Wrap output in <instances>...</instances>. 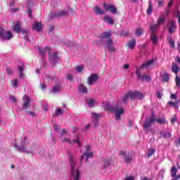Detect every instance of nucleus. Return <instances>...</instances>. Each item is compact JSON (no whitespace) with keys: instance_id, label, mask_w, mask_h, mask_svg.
<instances>
[{"instance_id":"obj_53","label":"nucleus","mask_w":180,"mask_h":180,"mask_svg":"<svg viewBox=\"0 0 180 180\" xmlns=\"http://www.w3.org/2000/svg\"><path fill=\"white\" fill-rule=\"evenodd\" d=\"M163 5H164V1L159 0L158 1V8H162Z\"/></svg>"},{"instance_id":"obj_51","label":"nucleus","mask_w":180,"mask_h":180,"mask_svg":"<svg viewBox=\"0 0 180 180\" xmlns=\"http://www.w3.org/2000/svg\"><path fill=\"white\" fill-rule=\"evenodd\" d=\"M84 70V66H77L76 68L77 72H82Z\"/></svg>"},{"instance_id":"obj_43","label":"nucleus","mask_w":180,"mask_h":180,"mask_svg":"<svg viewBox=\"0 0 180 180\" xmlns=\"http://www.w3.org/2000/svg\"><path fill=\"white\" fill-rule=\"evenodd\" d=\"M60 115H63V110L61 108L56 109L54 116L57 117L60 116Z\"/></svg>"},{"instance_id":"obj_54","label":"nucleus","mask_w":180,"mask_h":180,"mask_svg":"<svg viewBox=\"0 0 180 180\" xmlns=\"http://www.w3.org/2000/svg\"><path fill=\"white\" fill-rule=\"evenodd\" d=\"M6 71L7 74H8L9 75H12L13 72H12V69H11V68H9V67L6 68Z\"/></svg>"},{"instance_id":"obj_36","label":"nucleus","mask_w":180,"mask_h":180,"mask_svg":"<svg viewBox=\"0 0 180 180\" xmlns=\"http://www.w3.org/2000/svg\"><path fill=\"white\" fill-rule=\"evenodd\" d=\"M60 90L61 86L60 85H56L52 88L53 94H57L58 92H60Z\"/></svg>"},{"instance_id":"obj_26","label":"nucleus","mask_w":180,"mask_h":180,"mask_svg":"<svg viewBox=\"0 0 180 180\" xmlns=\"http://www.w3.org/2000/svg\"><path fill=\"white\" fill-rule=\"evenodd\" d=\"M79 92H82V94H88V89L86 87L82 84L79 86Z\"/></svg>"},{"instance_id":"obj_27","label":"nucleus","mask_w":180,"mask_h":180,"mask_svg":"<svg viewBox=\"0 0 180 180\" xmlns=\"http://www.w3.org/2000/svg\"><path fill=\"white\" fill-rule=\"evenodd\" d=\"M104 22L108 23L109 25H113V18L109 15H105L104 17Z\"/></svg>"},{"instance_id":"obj_19","label":"nucleus","mask_w":180,"mask_h":180,"mask_svg":"<svg viewBox=\"0 0 180 180\" xmlns=\"http://www.w3.org/2000/svg\"><path fill=\"white\" fill-rule=\"evenodd\" d=\"M42 25L41 22H37L32 25V30H36V32H40L41 30Z\"/></svg>"},{"instance_id":"obj_20","label":"nucleus","mask_w":180,"mask_h":180,"mask_svg":"<svg viewBox=\"0 0 180 180\" xmlns=\"http://www.w3.org/2000/svg\"><path fill=\"white\" fill-rule=\"evenodd\" d=\"M155 122L153 120H150L149 121H146L143 123V129H145L146 130H148V129H150V127L151 126V124H154Z\"/></svg>"},{"instance_id":"obj_56","label":"nucleus","mask_w":180,"mask_h":180,"mask_svg":"<svg viewBox=\"0 0 180 180\" xmlns=\"http://www.w3.org/2000/svg\"><path fill=\"white\" fill-rule=\"evenodd\" d=\"M53 129L55 130H56V131H58V130H60L61 129V127H60L58 124H54L53 125Z\"/></svg>"},{"instance_id":"obj_57","label":"nucleus","mask_w":180,"mask_h":180,"mask_svg":"<svg viewBox=\"0 0 180 180\" xmlns=\"http://www.w3.org/2000/svg\"><path fill=\"white\" fill-rule=\"evenodd\" d=\"M174 16H175V18H178V20H179V18H180V13H179V11H176L174 13Z\"/></svg>"},{"instance_id":"obj_13","label":"nucleus","mask_w":180,"mask_h":180,"mask_svg":"<svg viewBox=\"0 0 180 180\" xmlns=\"http://www.w3.org/2000/svg\"><path fill=\"white\" fill-rule=\"evenodd\" d=\"M120 155L124 156V161L126 162V164H129V162H131L132 158L131 155H126V152L121 150Z\"/></svg>"},{"instance_id":"obj_44","label":"nucleus","mask_w":180,"mask_h":180,"mask_svg":"<svg viewBox=\"0 0 180 180\" xmlns=\"http://www.w3.org/2000/svg\"><path fill=\"white\" fill-rule=\"evenodd\" d=\"M175 82L177 88H180V77L178 75H176Z\"/></svg>"},{"instance_id":"obj_25","label":"nucleus","mask_w":180,"mask_h":180,"mask_svg":"<svg viewBox=\"0 0 180 180\" xmlns=\"http://www.w3.org/2000/svg\"><path fill=\"white\" fill-rule=\"evenodd\" d=\"M104 9L107 11V12L113 13V5H108L106 3L103 4Z\"/></svg>"},{"instance_id":"obj_2","label":"nucleus","mask_w":180,"mask_h":180,"mask_svg":"<svg viewBox=\"0 0 180 180\" xmlns=\"http://www.w3.org/2000/svg\"><path fill=\"white\" fill-rule=\"evenodd\" d=\"M38 50L39 51V54L42 57V61L44 63V65H46V56H47V53L49 56H50V51H51V48L50 46H46L45 48H41L39 47Z\"/></svg>"},{"instance_id":"obj_21","label":"nucleus","mask_w":180,"mask_h":180,"mask_svg":"<svg viewBox=\"0 0 180 180\" xmlns=\"http://www.w3.org/2000/svg\"><path fill=\"white\" fill-rule=\"evenodd\" d=\"M160 28V25H158V24H152L150 26V30L152 33V34H154L157 30Z\"/></svg>"},{"instance_id":"obj_60","label":"nucleus","mask_w":180,"mask_h":180,"mask_svg":"<svg viewBox=\"0 0 180 180\" xmlns=\"http://www.w3.org/2000/svg\"><path fill=\"white\" fill-rule=\"evenodd\" d=\"M157 98H158V99H161V98H162V93L161 91H158L157 93Z\"/></svg>"},{"instance_id":"obj_35","label":"nucleus","mask_w":180,"mask_h":180,"mask_svg":"<svg viewBox=\"0 0 180 180\" xmlns=\"http://www.w3.org/2000/svg\"><path fill=\"white\" fill-rule=\"evenodd\" d=\"M144 33V30L142 28H136L135 35L140 37Z\"/></svg>"},{"instance_id":"obj_33","label":"nucleus","mask_w":180,"mask_h":180,"mask_svg":"<svg viewBox=\"0 0 180 180\" xmlns=\"http://www.w3.org/2000/svg\"><path fill=\"white\" fill-rule=\"evenodd\" d=\"M170 171H171V176L172 178H175V176H176V172H178V169H176V167H172Z\"/></svg>"},{"instance_id":"obj_34","label":"nucleus","mask_w":180,"mask_h":180,"mask_svg":"<svg viewBox=\"0 0 180 180\" xmlns=\"http://www.w3.org/2000/svg\"><path fill=\"white\" fill-rule=\"evenodd\" d=\"M24 70H25L24 65L18 67V72H19L20 78H22V77L24 75V74H23Z\"/></svg>"},{"instance_id":"obj_15","label":"nucleus","mask_w":180,"mask_h":180,"mask_svg":"<svg viewBox=\"0 0 180 180\" xmlns=\"http://www.w3.org/2000/svg\"><path fill=\"white\" fill-rule=\"evenodd\" d=\"M165 20H167V18H165V14L164 13H162L157 21L158 25H162V23H165Z\"/></svg>"},{"instance_id":"obj_52","label":"nucleus","mask_w":180,"mask_h":180,"mask_svg":"<svg viewBox=\"0 0 180 180\" xmlns=\"http://www.w3.org/2000/svg\"><path fill=\"white\" fill-rule=\"evenodd\" d=\"M136 77L138 79L141 78V79L143 77H141V72H140V69L136 70Z\"/></svg>"},{"instance_id":"obj_59","label":"nucleus","mask_w":180,"mask_h":180,"mask_svg":"<svg viewBox=\"0 0 180 180\" xmlns=\"http://www.w3.org/2000/svg\"><path fill=\"white\" fill-rule=\"evenodd\" d=\"M150 120H153V122H155V120H157V119H155V116L154 115V112H152V114L150 115Z\"/></svg>"},{"instance_id":"obj_40","label":"nucleus","mask_w":180,"mask_h":180,"mask_svg":"<svg viewBox=\"0 0 180 180\" xmlns=\"http://www.w3.org/2000/svg\"><path fill=\"white\" fill-rule=\"evenodd\" d=\"M73 143H76L78 146V147H82V143H81V141H79V136H77V139L72 140Z\"/></svg>"},{"instance_id":"obj_6","label":"nucleus","mask_w":180,"mask_h":180,"mask_svg":"<svg viewBox=\"0 0 180 180\" xmlns=\"http://www.w3.org/2000/svg\"><path fill=\"white\" fill-rule=\"evenodd\" d=\"M129 94L131 101H134V99H143L144 98V94L140 91H129Z\"/></svg>"},{"instance_id":"obj_10","label":"nucleus","mask_w":180,"mask_h":180,"mask_svg":"<svg viewBox=\"0 0 180 180\" xmlns=\"http://www.w3.org/2000/svg\"><path fill=\"white\" fill-rule=\"evenodd\" d=\"M22 101L24 102L23 105H22V109L26 110V109H29V108H30V106L29 105H30V98H29V96H25L22 98Z\"/></svg>"},{"instance_id":"obj_22","label":"nucleus","mask_w":180,"mask_h":180,"mask_svg":"<svg viewBox=\"0 0 180 180\" xmlns=\"http://www.w3.org/2000/svg\"><path fill=\"white\" fill-rule=\"evenodd\" d=\"M172 72L176 74V75H178V72H179V68L178 67V65H176V63H172Z\"/></svg>"},{"instance_id":"obj_37","label":"nucleus","mask_w":180,"mask_h":180,"mask_svg":"<svg viewBox=\"0 0 180 180\" xmlns=\"http://www.w3.org/2000/svg\"><path fill=\"white\" fill-rule=\"evenodd\" d=\"M141 79V81H147V82H150V81H151V77L148 75H143Z\"/></svg>"},{"instance_id":"obj_42","label":"nucleus","mask_w":180,"mask_h":180,"mask_svg":"<svg viewBox=\"0 0 180 180\" xmlns=\"http://www.w3.org/2000/svg\"><path fill=\"white\" fill-rule=\"evenodd\" d=\"M151 40L153 43V44H157L158 39H157V36H155V34H151Z\"/></svg>"},{"instance_id":"obj_7","label":"nucleus","mask_w":180,"mask_h":180,"mask_svg":"<svg viewBox=\"0 0 180 180\" xmlns=\"http://www.w3.org/2000/svg\"><path fill=\"white\" fill-rule=\"evenodd\" d=\"M49 61H51V63H53V64H57V63H58L60 60V58H58V53L57 52H54L53 55H51L49 53Z\"/></svg>"},{"instance_id":"obj_16","label":"nucleus","mask_w":180,"mask_h":180,"mask_svg":"<svg viewBox=\"0 0 180 180\" xmlns=\"http://www.w3.org/2000/svg\"><path fill=\"white\" fill-rule=\"evenodd\" d=\"M68 158L70 159L71 172H74V171H75V161H74V159L72 158V155H71L70 153L68 154Z\"/></svg>"},{"instance_id":"obj_38","label":"nucleus","mask_w":180,"mask_h":180,"mask_svg":"<svg viewBox=\"0 0 180 180\" xmlns=\"http://www.w3.org/2000/svg\"><path fill=\"white\" fill-rule=\"evenodd\" d=\"M179 100H176V101L174 103L172 101H169V105H172V106H174L176 109H178L179 105Z\"/></svg>"},{"instance_id":"obj_61","label":"nucleus","mask_w":180,"mask_h":180,"mask_svg":"<svg viewBox=\"0 0 180 180\" xmlns=\"http://www.w3.org/2000/svg\"><path fill=\"white\" fill-rule=\"evenodd\" d=\"M13 82H14V86H18V85H19V82L18 81V79H14Z\"/></svg>"},{"instance_id":"obj_62","label":"nucleus","mask_w":180,"mask_h":180,"mask_svg":"<svg viewBox=\"0 0 180 180\" xmlns=\"http://www.w3.org/2000/svg\"><path fill=\"white\" fill-rule=\"evenodd\" d=\"M124 180H134V177L133 176H129L128 177H126Z\"/></svg>"},{"instance_id":"obj_29","label":"nucleus","mask_w":180,"mask_h":180,"mask_svg":"<svg viewBox=\"0 0 180 180\" xmlns=\"http://www.w3.org/2000/svg\"><path fill=\"white\" fill-rule=\"evenodd\" d=\"M154 63V60H148V62H146L145 63L142 64L141 66V69L146 68L147 67H150L153 63Z\"/></svg>"},{"instance_id":"obj_63","label":"nucleus","mask_w":180,"mask_h":180,"mask_svg":"<svg viewBox=\"0 0 180 180\" xmlns=\"http://www.w3.org/2000/svg\"><path fill=\"white\" fill-rule=\"evenodd\" d=\"M170 98L171 99H175L176 101V94H171Z\"/></svg>"},{"instance_id":"obj_17","label":"nucleus","mask_w":180,"mask_h":180,"mask_svg":"<svg viewBox=\"0 0 180 180\" xmlns=\"http://www.w3.org/2000/svg\"><path fill=\"white\" fill-rule=\"evenodd\" d=\"M73 175V180H79L81 179V172L79 169L74 170L72 172Z\"/></svg>"},{"instance_id":"obj_9","label":"nucleus","mask_w":180,"mask_h":180,"mask_svg":"<svg viewBox=\"0 0 180 180\" xmlns=\"http://www.w3.org/2000/svg\"><path fill=\"white\" fill-rule=\"evenodd\" d=\"M176 30V22L172 20L168 24V32L170 34H172L173 33H175Z\"/></svg>"},{"instance_id":"obj_18","label":"nucleus","mask_w":180,"mask_h":180,"mask_svg":"<svg viewBox=\"0 0 180 180\" xmlns=\"http://www.w3.org/2000/svg\"><path fill=\"white\" fill-rule=\"evenodd\" d=\"M136 39H132L127 43V47L133 50L136 47Z\"/></svg>"},{"instance_id":"obj_8","label":"nucleus","mask_w":180,"mask_h":180,"mask_svg":"<svg viewBox=\"0 0 180 180\" xmlns=\"http://www.w3.org/2000/svg\"><path fill=\"white\" fill-rule=\"evenodd\" d=\"M98 78L99 77L98 76V75L92 74L87 78L88 85H94L96 82V81H98Z\"/></svg>"},{"instance_id":"obj_49","label":"nucleus","mask_w":180,"mask_h":180,"mask_svg":"<svg viewBox=\"0 0 180 180\" xmlns=\"http://www.w3.org/2000/svg\"><path fill=\"white\" fill-rule=\"evenodd\" d=\"M25 113H27V115H30L32 117H36V113H34V112H32V111H29V110H25Z\"/></svg>"},{"instance_id":"obj_11","label":"nucleus","mask_w":180,"mask_h":180,"mask_svg":"<svg viewBox=\"0 0 180 180\" xmlns=\"http://www.w3.org/2000/svg\"><path fill=\"white\" fill-rule=\"evenodd\" d=\"M13 30L15 32V33H19L20 32H22V25L20 22L17 21L14 25L13 26Z\"/></svg>"},{"instance_id":"obj_58","label":"nucleus","mask_w":180,"mask_h":180,"mask_svg":"<svg viewBox=\"0 0 180 180\" xmlns=\"http://www.w3.org/2000/svg\"><path fill=\"white\" fill-rule=\"evenodd\" d=\"M21 32L24 36L29 34V31H27V30H21Z\"/></svg>"},{"instance_id":"obj_3","label":"nucleus","mask_w":180,"mask_h":180,"mask_svg":"<svg viewBox=\"0 0 180 180\" xmlns=\"http://www.w3.org/2000/svg\"><path fill=\"white\" fill-rule=\"evenodd\" d=\"M0 37L3 40H11L13 38V34L11 31L6 32L4 28L0 27Z\"/></svg>"},{"instance_id":"obj_12","label":"nucleus","mask_w":180,"mask_h":180,"mask_svg":"<svg viewBox=\"0 0 180 180\" xmlns=\"http://www.w3.org/2000/svg\"><path fill=\"white\" fill-rule=\"evenodd\" d=\"M90 150L91 146H87L84 152V155H86V161H87L89 158H92V157H94V153L89 152Z\"/></svg>"},{"instance_id":"obj_39","label":"nucleus","mask_w":180,"mask_h":180,"mask_svg":"<svg viewBox=\"0 0 180 180\" xmlns=\"http://www.w3.org/2000/svg\"><path fill=\"white\" fill-rule=\"evenodd\" d=\"M96 103V101H95V100L92 98L86 101L87 105L90 106V108H92V106H94V105H95Z\"/></svg>"},{"instance_id":"obj_5","label":"nucleus","mask_w":180,"mask_h":180,"mask_svg":"<svg viewBox=\"0 0 180 180\" xmlns=\"http://www.w3.org/2000/svg\"><path fill=\"white\" fill-rule=\"evenodd\" d=\"M103 116L102 113L98 114L96 112L91 113V117L94 118L93 123L94 127H97L98 124H99V120Z\"/></svg>"},{"instance_id":"obj_45","label":"nucleus","mask_w":180,"mask_h":180,"mask_svg":"<svg viewBox=\"0 0 180 180\" xmlns=\"http://www.w3.org/2000/svg\"><path fill=\"white\" fill-rule=\"evenodd\" d=\"M154 153H155V149H150L148 153V158H150L152 155H154Z\"/></svg>"},{"instance_id":"obj_28","label":"nucleus","mask_w":180,"mask_h":180,"mask_svg":"<svg viewBox=\"0 0 180 180\" xmlns=\"http://www.w3.org/2000/svg\"><path fill=\"white\" fill-rule=\"evenodd\" d=\"M157 123L159 124H167L168 122L167 121V119L165 117L158 118L156 120Z\"/></svg>"},{"instance_id":"obj_48","label":"nucleus","mask_w":180,"mask_h":180,"mask_svg":"<svg viewBox=\"0 0 180 180\" xmlns=\"http://www.w3.org/2000/svg\"><path fill=\"white\" fill-rule=\"evenodd\" d=\"M168 42L170 44L171 47L172 48L175 47V42L174 41V40H172V38L168 39Z\"/></svg>"},{"instance_id":"obj_64","label":"nucleus","mask_w":180,"mask_h":180,"mask_svg":"<svg viewBox=\"0 0 180 180\" xmlns=\"http://www.w3.org/2000/svg\"><path fill=\"white\" fill-rule=\"evenodd\" d=\"M175 60L177 62V64L180 65V57L179 56H176L175 58Z\"/></svg>"},{"instance_id":"obj_30","label":"nucleus","mask_w":180,"mask_h":180,"mask_svg":"<svg viewBox=\"0 0 180 180\" xmlns=\"http://www.w3.org/2000/svg\"><path fill=\"white\" fill-rule=\"evenodd\" d=\"M94 12L97 15H103L105 13V11L101 9V8H99L98 6H96L94 8Z\"/></svg>"},{"instance_id":"obj_1","label":"nucleus","mask_w":180,"mask_h":180,"mask_svg":"<svg viewBox=\"0 0 180 180\" xmlns=\"http://www.w3.org/2000/svg\"><path fill=\"white\" fill-rule=\"evenodd\" d=\"M100 39H107L105 47L109 51H113V41H112V31L104 32L100 35Z\"/></svg>"},{"instance_id":"obj_55","label":"nucleus","mask_w":180,"mask_h":180,"mask_svg":"<svg viewBox=\"0 0 180 180\" xmlns=\"http://www.w3.org/2000/svg\"><path fill=\"white\" fill-rule=\"evenodd\" d=\"M17 150L18 151H20L21 153H27V151H26V149H25V148L23 147L18 148Z\"/></svg>"},{"instance_id":"obj_23","label":"nucleus","mask_w":180,"mask_h":180,"mask_svg":"<svg viewBox=\"0 0 180 180\" xmlns=\"http://www.w3.org/2000/svg\"><path fill=\"white\" fill-rule=\"evenodd\" d=\"M102 106L105 110H108V112H113V107H112L109 103H103Z\"/></svg>"},{"instance_id":"obj_32","label":"nucleus","mask_w":180,"mask_h":180,"mask_svg":"<svg viewBox=\"0 0 180 180\" xmlns=\"http://www.w3.org/2000/svg\"><path fill=\"white\" fill-rule=\"evenodd\" d=\"M131 98V94L130 91H129L127 94L124 95V96L122 98V102L123 103H127V101L130 99Z\"/></svg>"},{"instance_id":"obj_24","label":"nucleus","mask_w":180,"mask_h":180,"mask_svg":"<svg viewBox=\"0 0 180 180\" xmlns=\"http://www.w3.org/2000/svg\"><path fill=\"white\" fill-rule=\"evenodd\" d=\"M160 136L163 137L164 139H170V137H172V134L171 132H166V131H160Z\"/></svg>"},{"instance_id":"obj_47","label":"nucleus","mask_w":180,"mask_h":180,"mask_svg":"<svg viewBox=\"0 0 180 180\" xmlns=\"http://www.w3.org/2000/svg\"><path fill=\"white\" fill-rule=\"evenodd\" d=\"M109 165H110V160H105L104 162V165H103L104 169H106V168H108V167H109Z\"/></svg>"},{"instance_id":"obj_41","label":"nucleus","mask_w":180,"mask_h":180,"mask_svg":"<svg viewBox=\"0 0 180 180\" xmlns=\"http://www.w3.org/2000/svg\"><path fill=\"white\" fill-rule=\"evenodd\" d=\"M151 12H153V4H151V1H149V6L147 10V14L151 15Z\"/></svg>"},{"instance_id":"obj_4","label":"nucleus","mask_w":180,"mask_h":180,"mask_svg":"<svg viewBox=\"0 0 180 180\" xmlns=\"http://www.w3.org/2000/svg\"><path fill=\"white\" fill-rule=\"evenodd\" d=\"M115 114V119L116 122H120L122 120V116L124 113V108H115L113 109Z\"/></svg>"},{"instance_id":"obj_46","label":"nucleus","mask_w":180,"mask_h":180,"mask_svg":"<svg viewBox=\"0 0 180 180\" xmlns=\"http://www.w3.org/2000/svg\"><path fill=\"white\" fill-rule=\"evenodd\" d=\"M32 13H33V11H32V8L27 7V13L29 18H32Z\"/></svg>"},{"instance_id":"obj_31","label":"nucleus","mask_w":180,"mask_h":180,"mask_svg":"<svg viewBox=\"0 0 180 180\" xmlns=\"http://www.w3.org/2000/svg\"><path fill=\"white\" fill-rule=\"evenodd\" d=\"M162 81H163V82H168V81H169V75L165 72L162 76Z\"/></svg>"},{"instance_id":"obj_14","label":"nucleus","mask_w":180,"mask_h":180,"mask_svg":"<svg viewBox=\"0 0 180 180\" xmlns=\"http://www.w3.org/2000/svg\"><path fill=\"white\" fill-rule=\"evenodd\" d=\"M68 12L67 11H59L54 13V18H61V16H68Z\"/></svg>"},{"instance_id":"obj_50","label":"nucleus","mask_w":180,"mask_h":180,"mask_svg":"<svg viewBox=\"0 0 180 180\" xmlns=\"http://www.w3.org/2000/svg\"><path fill=\"white\" fill-rule=\"evenodd\" d=\"M65 134H68V131L65 130V129H63L60 132V137H63V136H65Z\"/></svg>"}]
</instances>
